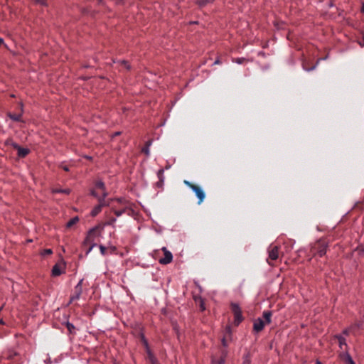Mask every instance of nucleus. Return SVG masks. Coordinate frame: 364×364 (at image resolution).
<instances>
[{"label":"nucleus","mask_w":364,"mask_h":364,"mask_svg":"<svg viewBox=\"0 0 364 364\" xmlns=\"http://www.w3.org/2000/svg\"><path fill=\"white\" fill-rule=\"evenodd\" d=\"M183 183L196 193L197 198H198V203H202L205 198V194L201 187L186 180H184Z\"/></svg>","instance_id":"obj_3"},{"label":"nucleus","mask_w":364,"mask_h":364,"mask_svg":"<svg viewBox=\"0 0 364 364\" xmlns=\"http://www.w3.org/2000/svg\"><path fill=\"white\" fill-rule=\"evenodd\" d=\"M335 338L337 339L338 343H339V347L342 349L343 348V346H347V344H346V339L345 338L341 336V335H336L335 336Z\"/></svg>","instance_id":"obj_18"},{"label":"nucleus","mask_w":364,"mask_h":364,"mask_svg":"<svg viewBox=\"0 0 364 364\" xmlns=\"http://www.w3.org/2000/svg\"><path fill=\"white\" fill-rule=\"evenodd\" d=\"M98 228L95 227L90 230L86 238L83 242V246L90 245L86 251V255L89 254L92 248L95 246V240L97 236Z\"/></svg>","instance_id":"obj_2"},{"label":"nucleus","mask_w":364,"mask_h":364,"mask_svg":"<svg viewBox=\"0 0 364 364\" xmlns=\"http://www.w3.org/2000/svg\"><path fill=\"white\" fill-rule=\"evenodd\" d=\"M358 250L359 251V254L360 255H364V247H358Z\"/></svg>","instance_id":"obj_32"},{"label":"nucleus","mask_w":364,"mask_h":364,"mask_svg":"<svg viewBox=\"0 0 364 364\" xmlns=\"http://www.w3.org/2000/svg\"><path fill=\"white\" fill-rule=\"evenodd\" d=\"M9 358L10 359H13V355H9Z\"/></svg>","instance_id":"obj_48"},{"label":"nucleus","mask_w":364,"mask_h":364,"mask_svg":"<svg viewBox=\"0 0 364 364\" xmlns=\"http://www.w3.org/2000/svg\"><path fill=\"white\" fill-rule=\"evenodd\" d=\"M0 323H1V324H4V323L2 319H1Z\"/></svg>","instance_id":"obj_47"},{"label":"nucleus","mask_w":364,"mask_h":364,"mask_svg":"<svg viewBox=\"0 0 364 364\" xmlns=\"http://www.w3.org/2000/svg\"><path fill=\"white\" fill-rule=\"evenodd\" d=\"M340 358L344 364H355L352 357L347 352H343L340 354Z\"/></svg>","instance_id":"obj_12"},{"label":"nucleus","mask_w":364,"mask_h":364,"mask_svg":"<svg viewBox=\"0 0 364 364\" xmlns=\"http://www.w3.org/2000/svg\"><path fill=\"white\" fill-rule=\"evenodd\" d=\"M82 284L83 279H80L77 284L75 287L73 294L71 296L72 301L79 299L82 292Z\"/></svg>","instance_id":"obj_9"},{"label":"nucleus","mask_w":364,"mask_h":364,"mask_svg":"<svg viewBox=\"0 0 364 364\" xmlns=\"http://www.w3.org/2000/svg\"><path fill=\"white\" fill-rule=\"evenodd\" d=\"M29 153V149L24 148V156H26Z\"/></svg>","instance_id":"obj_39"},{"label":"nucleus","mask_w":364,"mask_h":364,"mask_svg":"<svg viewBox=\"0 0 364 364\" xmlns=\"http://www.w3.org/2000/svg\"><path fill=\"white\" fill-rule=\"evenodd\" d=\"M99 4L102 3L103 0H97Z\"/></svg>","instance_id":"obj_46"},{"label":"nucleus","mask_w":364,"mask_h":364,"mask_svg":"<svg viewBox=\"0 0 364 364\" xmlns=\"http://www.w3.org/2000/svg\"><path fill=\"white\" fill-rule=\"evenodd\" d=\"M60 167L65 171H69V167L65 165H61Z\"/></svg>","instance_id":"obj_36"},{"label":"nucleus","mask_w":364,"mask_h":364,"mask_svg":"<svg viewBox=\"0 0 364 364\" xmlns=\"http://www.w3.org/2000/svg\"><path fill=\"white\" fill-rule=\"evenodd\" d=\"M99 204L96 205L91 212V215L92 217L96 216L98 213H100L102 210V208L106 205H109V203L108 200H106L105 198H98Z\"/></svg>","instance_id":"obj_7"},{"label":"nucleus","mask_w":364,"mask_h":364,"mask_svg":"<svg viewBox=\"0 0 364 364\" xmlns=\"http://www.w3.org/2000/svg\"><path fill=\"white\" fill-rule=\"evenodd\" d=\"M265 325H266V323H264L263 319L261 318H258L254 322L253 329L257 333H259L263 330Z\"/></svg>","instance_id":"obj_11"},{"label":"nucleus","mask_w":364,"mask_h":364,"mask_svg":"<svg viewBox=\"0 0 364 364\" xmlns=\"http://www.w3.org/2000/svg\"><path fill=\"white\" fill-rule=\"evenodd\" d=\"M120 204L123 205V208L122 210H115L113 209V212L117 217L121 216L123 213H126L127 210L129 206V203L127 200H125L122 198L116 199Z\"/></svg>","instance_id":"obj_8"},{"label":"nucleus","mask_w":364,"mask_h":364,"mask_svg":"<svg viewBox=\"0 0 364 364\" xmlns=\"http://www.w3.org/2000/svg\"><path fill=\"white\" fill-rule=\"evenodd\" d=\"M151 141H148L146 143V146L149 147V146L151 145Z\"/></svg>","instance_id":"obj_42"},{"label":"nucleus","mask_w":364,"mask_h":364,"mask_svg":"<svg viewBox=\"0 0 364 364\" xmlns=\"http://www.w3.org/2000/svg\"><path fill=\"white\" fill-rule=\"evenodd\" d=\"M8 144H11V146L17 151V154L19 158L23 157V147L13 141H9Z\"/></svg>","instance_id":"obj_13"},{"label":"nucleus","mask_w":364,"mask_h":364,"mask_svg":"<svg viewBox=\"0 0 364 364\" xmlns=\"http://www.w3.org/2000/svg\"><path fill=\"white\" fill-rule=\"evenodd\" d=\"M230 308L232 312L234 314V323L235 326H238L243 320L240 307L237 304L232 303L230 305Z\"/></svg>","instance_id":"obj_5"},{"label":"nucleus","mask_w":364,"mask_h":364,"mask_svg":"<svg viewBox=\"0 0 364 364\" xmlns=\"http://www.w3.org/2000/svg\"><path fill=\"white\" fill-rule=\"evenodd\" d=\"M2 46L6 47V44L4 43V39L2 38H0V47Z\"/></svg>","instance_id":"obj_37"},{"label":"nucleus","mask_w":364,"mask_h":364,"mask_svg":"<svg viewBox=\"0 0 364 364\" xmlns=\"http://www.w3.org/2000/svg\"><path fill=\"white\" fill-rule=\"evenodd\" d=\"M8 115L14 121L21 122V114L9 113Z\"/></svg>","instance_id":"obj_19"},{"label":"nucleus","mask_w":364,"mask_h":364,"mask_svg":"<svg viewBox=\"0 0 364 364\" xmlns=\"http://www.w3.org/2000/svg\"><path fill=\"white\" fill-rule=\"evenodd\" d=\"M67 328L70 333H73V330L75 329V326L70 323H67Z\"/></svg>","instance_id":"obj_25"},{"label":"nucleus","mask_w":364,"mask_h":364,"mask_svg":"<svg viewBox=\"0 0 364 364\" xmlns=\"http://www.w3.org/2000/svg\"><path fill=\"white\" fill-rule=\"evenodd\" d=\"M361 11L364 14V3L362 4Z\"/></svg>","instance_id":"obj_44"},{"label":"nucleus","mask_w":364,"mask_h":364,"mask_svg":"<svg viewBox=\"0 0 364 364\" xmlns=\"http://www.w3.org/2000/svg\"><path fill=\"white\" fill-rule=\"evenodd\" d=\"M350 333H353V330H350V326L343 331V333L346 336H348Z\"/></svg>","instance_id":"obj_29"},{"label":"nucleus","mask_w":364,"mask_h":364,"mask_svg":"<svg viewBox=\"0 0 364 364\" xmlns=\"http://www.w3.org/2000/svg\"><path fill=\"white\" fill-rule=\"evenodd\" d=\"M215 63V64H220V60H215V63Z\"/></svg>","instance_id":"obj_45"},{"label":"nucleus","mask_w":364,"mask_h":364,"mask_svg":"<svg viewBox=\"0 0 364 364\" xmlns=\"http://www.w3.org/2000/svg\"><path fill=\"white\" fill-rule=\"evenodd\" d=\"M52 252H52V250L50 249H46L44 250V254L45 255H50V254H52Z\"/></svg>","instance_id":"obj_35"},{"label":"nucleus","mask_w":364,"mask_h":364,"mask_svg":"<svg viewBox=\"0 0 364 364\" xmlns=\"http://www.w3.org/2000/svg\"><path fill=\"white\" fill-rule=\"evenodd\" d=\"M119 132H116V133L114 134V135H115V136L119 135Z\"/></svg>","instance_id":"obj_49"},{"label":"nucleus","mask_w":364,"mask_h":364,"mask_svg":"<svg viewBox=\"0 0 364 364\" xmlns=\"http://www.w3.org/2000/svg\"><path fill=\"white\" fill-rule=\"evenodd\" d=\"M100 252L102 255H105L106 254V247L102 246V245H100Z\"/></svg>","instance_id":"obj_30"},{"label":"nucleus","mask_w":364,"mask_h":364,"mask_svg":"<svg viewBox=\"0 0 364 364\" xmlns=\"http://www.w3.org/2000/svg\"><path fill=\"white\" fill-rule=\"evenodd\" d=\"M245 60V58H237L235 60V62L237 63L238 64H242L244 61Z\"/></svg>","instance_id":"obj_33"},{"label":"nucleus","mask_w":364,"mask_h":364,"mask_svg":"<svg viewBox=\"0 0 364 364\" xmlns=\"http://www.w3.org/2000/svg\"><path fill=\"white\" fill-rule=\"evenodd\" d=\"M36 3L40 4L43 6H47L48 5V0H34Z\"/></svg>","instance_id":"obj_26"},{"label":"nucleus","mask_w":364,"mask_h":364,"mask_svg":"<svg viewBox=\"0 0 364 364\" xmlns=\"http://www.w3.org/2000/svg\"><path fill=\"white\" fill-rule=\"evenodd\" d=\"M269 257L267 259V262L271 264L269 260L274 261L279 257V247L276 245H270L268 249Z\"/></svg>","instance_id":"obj_6"},{"label":"nucleus","mask_w":364,"mask_h":364,"mask_svg":"<svg viewBox=\"0 0 364 364\" xmlns=\"http://www.w3.org/2000/svg\"><path fill=\"white\" fill-rule=\"evenodd\" d=\"M272 312L271 311H264L262 314V316L266 324H269L272 322Z\"/></svg>","instance_id":"obj_14"},{"label":"nucleus","mask_w":364,"mask_h":364,"mask_svg":"<svg viewBox=\"0 0 364 364\" xmlns=\"http://www.w3.org/2000/svg\"><path fill=\"white\" fill-rule=\"evenodd\" d=\"M142 152L144 153L146 155H149V149L148 146H146L144 147L142 149Z\"/></svg>","instance_id":"obj_31"},{"label":"nucleus","mask_w":364,"mask_h":364,"mask_svg":"<svg viewBox=\"0 0 364 364\" xmlns=\"http://www.w3.org/2000/svg\"><path fill=\"white\" fill-rule=\"evenodd\" d=\"M162 250L164 252V257L159 259V263L162 264H167L171 263L173 259V255L171 252L167 250L166 247H163Z\"/></svg>","instance_id":"obj_10"},{"label":"nucleus","mask_w":364,"mask_h":364,"mask_svg":"<svg viewBox=\"0 0 364 364\" xmlns=\"http://www.w3.org/2000/svg\"><path fill=\"white\" fill-rule=\"evenodd\" d=\"M62 193L68 194L70 193V190L69 189L62 190Z\"/></svg>","instance_id":"obj_41"},{"label":"nucleus","mask_w":364,"mask_h":364,"mask_svg":"<svg viewBox=\"0 0 364 364\" xmlns=\"http://www.w3.org/2000/svg\"><path fill=\"white\" fill-rule=\"evenodd\" d=\"M363 34V38L361 40H358V43L361 46V47H364V33H362Z\"/></svg>","instance_id":"obj_28"},{"label":"nucleus","mask_w":364,"mask_h":364,"mask_svg":"<svg viewBox=\"0 0 364 364\" xmlns=\"http://www.w3.org/2000/svg\"><path fill=\"white\" fill-rule=\"evenodd\" d=\"M327 243L324 240L320 239L311 247V252L314 256L323 257L326 253Z\"/></svg>","instance_id":"obj_1"},{"label":"nucleus","mask_w":364,"mask_h":364,"mask_svg":"<svg viewBox=\"0 0 364 364\" xmlns=\"http://www.w3.org/2000/svg\"><path fill=\"white\" fill-rule=\"evenodd\" d=\"M363 328V321H356L354 324L350 326V330H353V333L356 334V331Z\"/></svg>","instance_id":"obj_15"},{"label":"nucleus","mask_w":364,"mask_h":364,"mask_svg":"<svg viewBox=\"0 0 364 364\" xmlns=\"http://www.w3.org/2000/svg\"><path fill=\"white\" fill-rule=\"evenodd\" d=\"M118 63L120 64V65L124 67L126 69H127V70L130 69V66H129V64L128 61H127V60H119V61H118Z\"/></svg>","instance_id":"obj_23"},{"label":"nucleus","mask_w":364,"mask_h":364,"mask_svg":"<svg viewBox=\"0 0 364 364\" xmlns=\"http://www.w3.org/2000/svg\"><path fill=\"white\" fill-rule=\"evenodd\" d=\"M250 363H251L250 358L248 355H246L244 358L242 364H250Z\"/></svg>","instance_id":"obj_27"},{"label":"nucleus","mask_w":364,"mask_h":364,"mask_svg":"<svg viewBox=\"0 0 364 364\" xmlns=\"http://www.w3.org/2000/svg\"><path fill=\"white\" fill-rule=\"evenodd\" d=\"M316 364H321V363L318 361Z\"/></svg>","instance_id":"obj_50"},{"label":"nucleus","mask_w":364,"mask_h":364,"mask_svg":"<svg viewBox=\"0 0 364 364\" xmlns=\"http://www.w3.org/2000/svg\"><path fill=\"white\" fill-rule=\"evenodd\" d=\"M53 192L54 193H62V190L61 189H56Z\"/></svg>","instance_id":"obj_43"},{"label":"nucleus","mask_w":364,"mask_h":364,"mask_svg":"<svg viewBox=\"0 0 364 364\" xmlns=\"http://www.w3.org/2000/svg\"><path fill=\"white\" fill-rule=\"evenodd\" d=\"M222 343H223V346H227V341H226V340H225V338H223V340H222Z\"/></svg>","instance_id":"obj_40"},{"label":"nucleus","mask_w":364,"mask_h":364,"mask_svg":"<svg viewBox=\"0 0 364 364\" xmlns=\"http://www.w3.org/2000/svg\"><path fill=\"white\" fill-rule=\"evenodd\" d=\"M224 363H225V358H221L218 364H224Z\"/></svg>","instance_id":"obj_38"},{"label":"nucleus","mask_w":364,"mask_h":364,"mask_svg":"<svg viewBox=\"0 0 364 364\" xmlns=\"http://www.w3.org/2000/svg\"><path fill=\"white\" fill-rule=\"evenodd\" d=\"M92 195L97 198H105L107 196L105 191V183L100 181H97L95 183V189L92 191Z\"/></svg>","instance_id":"obj_4"},{"label":"nucleus","mask_w":364,"mask_h":364,"mask_svg":"<svg viewBox=\"0 0 364 364\" xmlns=\"http://www.w3.org/2000/svg\"><path fill=\"white\" fill-rule=\"evenodd\" d=\"M116 218H110L109 219V220L106 223V225H114V224L116 222Z\"/></svg>","instance_id":"obj_24"},{"label":"nucleus","mask_w":364,"mask_h":364,"mask_svg":"<svg viewBox=\"0 0 364 364\" xmlns=\"http://www.w3.org/2000/svg\"><path fill=\"white\" fill-rule=\"evenodd\" d=\"M63 273V270L60 269V267L58 264H56L53 266L52 269V275L53 277L60 276Z\"/></svg>","instance_id":"obj_16"},{"label":"nucleus","mask_w":364,"mask_h":364,"mask_svg":"<svg viewBox=\"0 0 364 364\" xmlns=\"http://www.w3.org/2000/svg\"><path fill=\"white\" fill-rule=\"evenodd\" d=\"M302 66H303V68L306 70V71H311V70H313L314 69H315L316 68V65H313V66H309V63L306 61V60H303L302 62Z\"/></svg>","instance_id":"obj_21"},{"label":"nucleus","mask_w":364,"mask_h":364,"mask_svg":"<svg viewBox=\"0 0 364 364\" xmlns=\"http://www.w3.org/2000/svg\"><path fill=\"white\" fill-rule=\"evenodd\" d=\"M150 359H151V364H159L157 360L153 356H151Z\"/></svg>","instance_id":"obj_34"},{"label":"nucleus","mask_w":364,"mask_h":364,"mask_svg":"<svg viewBox=\"0 0 364 364\" xmlns=\"http://www.w3.org/2000/svg\"><path fill=\"white\" fill-rule=\"evenodd\" d=\"M79 222V218L75 216L71 218L66 224L67 228H72L75 225H76Z\"/></svg>","instance_id":"obj_17"},{"label":"nucleus","mask_w":364,"mask_h":364,"mask_svg":"<svg viewBox=\"0 0 364 364\" xmlns=\"http://www.w3.org/2000/svg\"><path fill=\"white\" fill-rule=\"evenodd\" d=\"M157 176L159 181L157 183L158 186H161L164 183V170L159 169L157 172Z\"/></svg>","instance_id":"obj_20"},{"label":"nucleus","mask_w":364,"mask_h":364,"mask_svg":"<svg viewBox=\"0 0 364 364\" xmlns=\"http://www.w3.org/2000/svg\"><path fill=\"white\" fill-rule=\"evenodd\" d=\"M213 0H196L197 4L200 6H204L207 4L212 2Z\"/></svg>","instance_id":"obj_22"}]
</instances>
